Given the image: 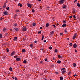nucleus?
Here are the masks:
<instances>
[{
  "label": "nucleus",
  "mask_w": 80,
  "mask_h": 80,
  "mask_svg": "<svg viewBox=\"0 0 80 80\" xmlns=\"http://www.w3.org/2000/svg\"><path fill=\"white\" fill-rule=\"evenodd\" d=\"M6 6H7V4H6V2H5L4 4L2 7V8H5L6 7Z\"/></svg>",
  "instance_id": "nucleus-1"
},
{
  "label": "nucleus",
  "mask_w": 80,
  "mask_h": 80,
  "mask_svg": "<svg viewBox=\"0 0 80 80\" xmlns=\"http://www.w3.org/2000/svg\"><path fill=\"white\" fill-rule=\"evenodd\" d=\"M27 30V27H25L24 28H22L23 31H26Z\"/></svg>",
  "instance_id": "nucleus-2"
},
{
  "label": "nucleus",
  "mask_w": 80,
  "mask_h": 80,
  "mask_svg": "<svg viewBox=\"0 0 80 80\" xmlns=\"http://www.w3.org/2000/svg\"><path fill=\"white\" fill-rule=\"evenodd\" d=\"M76 35H77V33H75L74 34V36L73 37V38H72L73 40H74L75 39V38L76 37Z\"/></svg>",
  "instance_id": "nucleus-3"
},
{
  "label": "nucleus",
  "mask_w": 80,
  "mask_h": 80,
  "mask_svg": "<svg viewBox=\"0 0 80 80\" xmlns=\"http://www.w3.org/2000/svg\"><path fill=\"white\" fill-rule=\"evenodd\" d=\"M4 15H8V12L7 11H5V12H4Z\"/></svg>",
  "instance_id": "nucleus-4"
},
{
  "label": "nucleus",
  "mask_w": 80,
  "mask_h": 80,
  "mask_svg": "<svg viewBox=\"0 0 80 80\" xmlns=\"http://www.w3.org/2000/svg\"><path fill=\"white\" fill-rule=\"evenodd\" d=\"M77 45L76 44H74L73 45V47H74V48H77Z\"/></svg>",
  "instance_id": "nucleus-5"
},
{
  "label": "nucleus",
  "mask_w": 80,
  "mask_h": 80,
  "mask_svg": "<svg viewBox=\"0 0 80 80\" xmlns=\"http://www.w3.org/2000/svg\"><path fill=\"white\" fill-rule=\"evenodd\" d=\"M15 51H13V52H12L11 54V56H13V55L15 54Z\"/></svg>",
  "instance_id": "nucleus-6"
},
{
  "label": "nucleus",
  "mask_w": 80,
  "mask_h": 80,
  "mask_svg": "<svg viewBox=\"0 0 80 80\" xmlns=\"http://www.w3.org/2000/svg\"><path fill=\"white\" fill-rule=\"evenodd\" d=\"M64 1V0H61L59 2L61 4H62V3H63V2Z\"/></svg>",
  "instance_id": "nucleus-7"
},
{
  "label": "nucleus",
  "mask_w": 80,
  "mask_h": 80,
  "mask_svg": "<svg viewBox=\"0 0 80 80\" xmlns=\"http://www.w3.org/2000/svg\"><path fill=\"white\" fill-rule=\"evenodd\" d=\"M27 5L28 6V7H30V8H31L32 7V5H31L30 4H28Z\"/></svg>",
  "instance_id": "nucleus-8"
},
{
  "label": "nucleus",
  "mask_w": 80,
  "mask_h": 80,
  "mask_svg": "<svg viewBox=\"0 0 80 80\" xmlns=\"http://www.w3.org/2000/svg\"><path fill=\"white\" fill-rule=\"evenodd\" d=\"M14 30H16V31H18V29L17 28H14Z\"/></svg>",
  "instance_id": "nucleus-9"
},
{
  "label": "nucleus",
  "mask_w": 80,
  "mask_h": 80,
  "mask_svg": "<svg viewBox=\"0 0 80 80\" xmlns=\"http://www.w3.org/2000/svg\"><path fill=\"white\" fill-rule=\"evenodd\" d=\"M26 52V51L25 50V49H22V53H23V52L25 53V52Z\"/></svg>",
  "instance_id": "nucleus-10"
},
{
  "label": "nucleus",
  "mask_w": 80,
  "mask_h": 80,
  "mask_svg": "<svg viewBox=\"0 0 80 80\" xmlns=\"http://www.w3.org/2000/svg\"><path fill=\"white\" fill-rule=\"evenodd\" d=\"M16 60L17 61H18H18H20V58H18L16 59Z\"/></svg>",
  "instance_id": "nucleus-11"
},
{
  "label": "nucleus",
  "mask_w": 80,
  "mask_h": 80,
  "mask_svg": "<svg viewBox=\"0 0 80 80\" xmlns=\"http://www.w3.org/2000/svg\"><path fill=\"white\" fill-rule=\"evenodd\" d=\"M73 66L74 67H76V66H77V65L76 64V63H73Z\"/></svg>",
  "instance_id": "nucleus-12"
},
{
  "label": "nucleus",
  "mask_w": 80,
  "mask_h": 80,
  "mask_svg": "<svg viewBox=\"0 0 80 80\" xmlns=\"http://www.w3.org/2000/svg\"><path fill=\"white\" fill-rule=\"evenodd\" d=\"M30 45V47L31 48H33V44L32 43H31Z\"/></svg>",
  "instance_id": "nucleus-13"
},
{
  "label": "nucleus",
  "mask_w": 80,
  "mask_h": 80,
  "mask_svg": "<svg viewBox=\"0 0 80 80\" xmlns=\"http://www.w3.org/2000/svg\"><path fill=\"white\" fill-rule=\"evenodd\" d=\"M18 6H20V7H22V4H21L20 3H19L18 4Z\"/></svg>",
  "instance_id": "nucleus-14"
},
{
  "label": "nucleus",
  "mask_w": 80,
  "mask_h": 80,
  "mask_svg": "<svg viewBox=\"0 0 80 80\" xmlns=\"http://www.w3.org/2000/svg\"><path fill=\"white\" fill-rule=\"evenodd\" d=\"M48 26H49V24L48 23H47L46 24V27H48Z\"/></svg>",
  "instance_id": "nucleus-15"
},
{
  "label": "nucleus",
  "mask_w": 80,
  "mask_h": 80,
  "mask_svg": "<svg viewBox=\"0 0 80 80\" xmlns=\"http://www.w3.org/2000/svg\"><path fill=\"white\" fill-rule=\"evenodd\" d=\"M54 32H55V31H52V32H50V33L51 34H53L54 33Z\"/></svg>",
  "instance_id": "nucleus-16"
},
{
  "label": "nucleus",
  "mask_w": 80,
  "mask_h": 80,
  "mask_svg": "<svg viewBox=\"0 0 80 80\" xmlns=\"http://www.w3.org/2000/svg\"><path fill=\"white\" fill-rule=\"evenodd\" d=\"M65 72H66V71L65 70L62 71V74H63V73H65Z\"/></svg>",
  "instance_id": "nucleus-17"
},
{
  "label": "nucleus",
  "mask_w": 80,
  "mask_h": 80,
  "mask_svg": "<svg viewBox=\"0 0 80 80\" xmlns=\"http://www.w3.org/2000/svg\"><path fill=\"white\" fill-rule=\"evenodd\" d=\"M17 39V37H15L13 39L14 40H16Z\"/></svg>",
  "instance_id": "nucleus-18"
},
{
  "label": "nucleus",
  "mask_w": 80,
  "mask_h": 80,
  "mask_svg": "<svg viewBox=\"0 0 80 80\" xmlns=\"http://www.w3.org/2000/svg\"><path fill=\"white\" fill-rule=\"evenodd\" d=\"M77 5L78 7H79H79H80V4H79V3L78 2L77 3Z\"/></svg>",
  "instance_id": "nucleus-19"
},
{
  "label": "nucleus",
  "mask_w": 80,
  "mask_h": 80,
  "mask_svg": "<svg viewBox=\"0 0 80 80\" xmlns=\"http://www.w3.org/2000/svg\"><path fill=\"white\" fill-rule=\"evenodd\" d=\"M58 63H61V61L60 60H58L57 61Z\"/></svg>",
  "instance_id": "nucleus-20"
},
{
  "label": "nucleus",
  "mask_w": 80,
  "mask_h": 80,
  "mask_svg": "<svg viewBox=\"0 0 80 80\" xmlns=\"http://www.w3.org/2000/svg\"><path fill=\"white\" fill-rule=\"evenodd\" d=\"M6 31H7V29L5 28H4L3 29V32H6Z\"/></svg>",
  "instance_id": "nucleus-21"
},
{
  "label": "nucleus",
  "mask_w": 80,
  "mask_h": 80,
  "mask_svg": "<svg viewBox=\"0 0 80 80\" xmlns=\"http://www.w3.org/2000/svg\"><path fill=\"white\" fill-rule=\"evenodd\" d=\"M66 26V24H63V25H62V27H64Z\"/></svg>",
  "instance_id": "nucleus-22"
},
{
  "label": "nucleus",
  "mask_w": 80,
  "mask_h": 80,
  "mask_svg": "<svg viewBox=\"0 0 80 80\" xmlns=\"http://www.w3.org/2000/svg\"><path fill=\"white\" fill-rule=\"evenodd\" d=\"M12 68L11 67L9 68V70L10 71H11H11H12Z\"/></svg>",
  "instance_id": "nucleus-23"
},
{
  "label": "nucleus",
  "mask_w": 80,
  "mask_h": 80,
  "mask_svg": "<svg viewBox=\"0 0 80 80\" xmlns=\"http://www.w3.org/2000/svg\"><path fill=\"white\" fill-rule=\"evenodd\" d=\"M58 56L59 58H62V56H60V55H58Z\"/></svg>",
  "instance_id": "nucleus-24"
},
{
  "label": "nucleus",
  "mask_w": 80,
  "mask_h": 80,
  "mask_svg": "<svg viewBox=\"0 0 80 80\" xmlns=\"http://www.w3.org/2000/svg\"><path fill=\"white\" fill-rule=\"evenodd\" d=\"M23 63H27V61L24 60L23 62Z\"/></svg>",
  "instance_id": "nucleus-25"
},
{
  "label": "nucleus",
  "mask_w": 80,
  "mask_h": 80,
  "mask_svg": "<svg viewBox=\"0 0 80 80\" xmlns=\"http://www.w3.org/2000/svg\"><path fill=\"white\" fill-rule=\"evenodd\" d=\"M63 78L61 76L60 78V80H63Z\"/></svg>",
  "instance_id": "nucleus-26"
},
{
  "label": "nucleus",
  "mask_w": 80,
  "mask_h": 80,
  "mask_svg": "<svg viewBox=\"0 0 80 80\" xmlns=\"http://www.w3.org/2000/svg\"><path fill=\"white\" fill-rule=\"evenodd\" d=\"M6 58V56H4L3 57V59H5V58Z\"/></svg>",
  "instance_id": "nucleus-27"
},
{
  "label": "nucleus",
  "mask_w": 80,
  "mask_h": 80,
  "mask_svg": "<svg viewBox=\"0 0 80 80\" xmlns=\"http://www.w3.org/2000/svg\"><path fill=\"white\" fill-rule=\"evenodd\" d=\"M62 8H66V6H65V5L63 6Z\"/></svg>",
  "instance_id": "nucleus-28"
},
{
  "label": "nucleus",
  "mask_w": 80,
  "mask_h": 80,
  "mask_svg": "<svg viewBox=\"0 0 80 80\" xmlns=\"http://www.w3.org/2000/svg\"><path fill=\"white\" fill-rule=\"evenodd\" d=\"M42 40H43L44 36H43V35H42Z\"/></svg>",
  "instance_id": "nucleus-29"
},
{
  "label": "nucleus",
  "mask_w": 80,
  "mask_h": 80,
  "mask_svg": "<svg viewBox=\"0 0 80 80\" xmlns=\"http://www.w3.org/2000/svg\"><path fill=\"white\" fill-rule=\"evenodd\" d=\"M3 46H6V45H7V44L5 43H4L3 44Z\"/></svg>",
  "instance_id": "nucleus-30"
},
{
  "label": "nucleus",
  "mask_w": 80,
  "mask_h": 80,
  "mask_svg": "<svg viewBox=\"0 0 80 80\" xmlns=\"http://www.w3.org/2000/svg\"><path fill=\"white\" fill-rule=\"evenodd\" d=\"M32 25L33 26H35V25H36V24L35 23H33L32 24Z\"/></svg>",
  "instance_id": "nucleus-31"
},
{
  "label": "nucleus",
  "mask_w": 80,
  "mask_h": 80,
  "mask_svg": "<svg viewBox=\"0 0 80 80\" xmlns=\"http://www.w3.org/2000/svg\"><path fill=\"white\" fill-rule=\"evenodd\" d=\"M49 49H50V50H52V47H49Z\"/></svg>",
  "instance_id": "nucleus-32"
},
{
  "label": "nucleus",
  "mask_w": 80,
  "mask_h": 80,
  "mask_svg": "<svg viewBox=\"0 0 80 80\" xmlns=\"http://www.w3.org/2000/svg\"><path fill=\"white\" fill-rule=\"evenodd\" d=\"M55 52H58V50L57 49H55L54 51Z\"/></svg>",
  "instance_id": "nucleus-33"
},
{
  "label": "nucleus",
  "mask_w": 80,
  "mask_h": 80,
  "mask_svg": "<svg viewBox=\"0 0 80 80\" xmlns=\"http://www.w3.org/2000/svg\"><path fill=\"white\" fill-rule=\"evenodd\" d=\"M2 34H0V38H2Z\"/></svg>",
  "instance_id": "nucleus-34"
},
{
  "label": "nucleus",
  "mask_w": 80,
  "mask_h": 80,
  "mask_svg": "<svg viewBox=\"0 0 80 80\" xmlns=\"http://www.w3.org/2000/svg\"><path fill=\"white\" fill-rule=\"evenodd\" d=\"M70 46H72V43H70L69 44Z\"/></svg>",
  "instance_id": "nucleus-35"
},
{
  "label": "nucleus",
  "mask_w": 80,
  "mask_h": 80,
  "mask_svg": "<svg viewBox=\"0 0 80 80\" xmlns=\"http://www.w3.org/2000/svg\"><path fill=\"white\" fill-rule=\"evenodd\" d=\"M72 13H75V11L74 10L72 11Z\"/></svg>",
  "instance_id": "nucleus-36"
},
{
  "label": "nucleus",
  "mask_w": 80,
  "mask_h": 80,
  "mask_svg": "<svg viewBox=\"0 0 80 80\" xmlns=\"http://www.w3.org/2000/svg\"><path fill=\"white\" fill-rule=\"evenodd\" d=\"M38 33L39 34L40 33H41V31H38Z\"/></svg>",
  "instance_id": "nucleus-37"
},
{
  "label": "nucleus",
  "mask_w": 80,
  "mask_h": 80,
  "mask_svg": "<svg viewBox=\"0 0 80 80\" xmlns=\"http://www.w3.org/2000/svg\"><path fill=\"white\" fill-rule=\"evenodd\" d=\"M6 50L7 52H9V50H8V48L6 49Z\"/></svg>",
  "instance_id": "nucleus-38"
},
{
  "label": "nucleus",
  "mask_w": 80,
  "mask_h": 80,
  "mask_svg": "<svg viewBox=\"0 0 80 80\" xmlns=\"http://www.w3.org/2000/svg\"><path fill=\"white\" fill-rule=\"evenodd\" d=\"M63 23H66V22H67V21H63Z\"/></svg>",
  "instance_id": "nucleus-39"
},
{
  "label": "nucleus",
  "mask_w": 80,
  "mask_h": 80,
  "mask_svg": "<svg viewBox=\"0 0 80 80\" xmlns=\"http://www.w3.org/2000/svg\"><path fill=\"white\" fill-rule=\"evenodd\" d=\"M9 8H9V7H8V8H6V9H7V10H8V9H9Z\"/></svg>",
  "instance_id": "nucleus-40"
},
{
  "label": "nucleus",
  "mask_w": 80,
  "mask_h": 80,
  "mask_svg": "<svg viewBox=\"0 0 80 80\" xmlns=\"http://www.w3.org/2000/svg\"><path fill=\"white\" fill-rule=\"evenodd\" d=\"M70 73H71V72H68V75H70Z\"/></svg>",
  "instance_id": "nucleus-41"
},
{
  "label": "nucleus",
  "mask_w": 80,
  "mask_h": 80,
  "mask_svg": "<svg viewBox=\"0 0 80 80\" xmlns=\"http://www.w3.org/2000/svg\"><path fill=\"white\" fill-rule=\"evenodd\" d=\"M32 12H35V10H34V9H32Z\"/></svg>",
  "instance_id": "nucleus-42"
},
{
  "label": "nucleus",
  "mask_w": 80,
  "mask_h": 80,
  "mask_svg": "<svg viewBox=\"0 0 80 80\" xmlns=\"http://www.w3.org/2000/svg\"><path fill=\"white\" fill-rule=\"evenodd\" d=\"M73 17L74 18H76V17H75V15H74Z\"/></svg>",
  "instance_id": "nucleus-43"
},
{
  "label": "nucleus",
  "mask_w": 80,
  "mask_h": 80,
  "mask_svg": "<svg viewBox=\"0 0 80 80\" xmlns=\"http://www.w3.org/2000/svg\"><path fill=\"white\" fill-rule=\"evenodd\" d=\"M19 12V10H16V12Z\"/></svg>",
  "instance_id": "nucleus-44"
},
{
  "label": "nucleus",
  "mask_w": 80,
  "mask_h": 80,
  "mask_svg": "<svg viewBox=\"0 0 80 80\" xmlns=\"http://www.w3.org/2000/svg\"><path fill=\"white\" fill-rule=\"evenodd\" d=\"M14 26L16 27V26H17V24H14Z\"/></svg>",
  "instance_id": "nucleus-45"
},
{
  "label": "nucleus",
  "mask_w": 80,
  "mask_h": 80,
  "mask_svg": "<svg viewBox=\"0 0 80 80\" xmlns=\"http://www.w3.org/2000/svg\"><path fill=\"white\" fill-rule=\"evenodd\" d=\"M44 60H45V61H47V58H45L44 59Z\"/></svg>",
  "instance_id": "nucleus-46"
},
{
  "label": "nucleus",
  "mask_w": 80,
  "mask_h": 80,
  "mask_svg": "<svg viewBox=\"0 0 80 80\" xmlns=\"http://www.w3.org/2000/svg\"><path fill=\"white\" fill-rule=\"evenodd\" d=\"M55 73H56V74H58V72H55Z\"/></svg>",
  "instance_id": "nucleus-47"
},
{
  "label": "nucleus",
  "mask_w": 80,
  "mask_h": 80,
  "mask_svg": "<svg viewBox=\"0 0 80 80\" xmlns=\"http://www.w3.org/2000/svg\"><path fill=\"white\" fill-rule=\"evenodd\" d=\"M40 9H41V10H42V7L40 6Z\"/></svg>",
  "instance_id": "nucleus-48"
},
{
  "label": "nucleus",
  "mask_w": 80,
  "mask_h": 80,
  "mask_svg": "<svg viewBox=\"0 0 80 80\" xmlns=\"http://www.w3.org/2000/svg\"><path fill=\"white\" fill-rule=\"evenodd\" d=\"M74 77H76L77 76V74H75L74 75H73Z\"/></svg>",
  "instance_id": "nucleus-49"
},
{
  "label": "nucleus",
  "mask_w": 80,
  "mask_h": 80,
  "mask_svg": "<svg viewBox=\"0 0 80 80\" xmlns=\"http://www.w3.org/2000/svg\"><path fill=\"white\" fill-rule=\"evenodd\" d=\"M52 26H53V27H54V28H55V27H56V26H55V25H52Z\"/></svg>",
  "instance_id": "nucleus-50"
},
{
  "label": "nucleus",
  "mask_w": 80,
  "mask_h": 80,
  "mask_svg": "<svg viewBox=\"0 0 80 80\" xmlns=\"http://www.w3.org/2000/svg\"><path fill=\"white\" fill-rule=\"evenodd\" d=\"M34 43H37V42L36 41H34Z\"/></svg>",
  "instance_id": "nucleus-51"
},
{
  "label": "nucleus",
  "mask_w": 80,
  "mask_h": 80,
  "mask_svg": "<svg viewBox=\"0 0 80 80\" xmlns=\"http://www.w3.org/2000/svg\"><path fill=\"white\" fill-rule=\"evenodd\" d=\"M17 56H14V58H17Z\"/></svg>",
  "instance_id": "nucleus-52"
},
{
  "label": "nucleus",
  "mask_w": 80,
  "mask_h": 80,
  "mask_svg": "<svg viewBox=\"0 0 80 80\" xmlns=\"http://www.w3.org/2000/svg\"><path fill=\"white\" fill-rule=\"evenodd\" d=\"M2 19H3V18H2V17H1V18H0V21L2 20Z\"/></svg>",
  "instance_id": "nucleus-53"
},
{
  "label": "nucleus",
  "mask_w": 80,
  "mask_h": 80,
  "mask_svg": "<svg viewBox=\"0 0 80 80\" xmlns=\"http://www.w3.org/2000/svg\"><path fill=\"white\" fill-rule=\"evenodd\" d=\"M63 35V33H60V35Z\"/></svg>",
  "instance_id": "nucleus-54"
},
{
  "label": "nucleus",
  "mask_w": 80,
  "mask_h": 80,
  "mask_svg": "<svg viewBox=\"0 0 80 80\" xmlns=\"http://www.w3.org/2000/svg\"><path fill=\"white\" fill-rule=\"evenodd\" d=\"M65 69V68H62L61 69V70H64Z\"/></svg>",
  "instance_id": "nucleus-55"
},
{
  "label": "nucleus",
  "mask_w": 80,
  "mask_h": 80,
  "mask_svg": "<svg viewBox=\"0 0 80 80\" xmlns=\"http://www.w3.org/2000/svg\"><path fill=\"white\" fill-rule=\"evenodd\" d=\"M75 53H77V50H75Z\"/></svg>",
  "instance_id": "nucleus-56"
},
{
  "label": "nucleus",
  "mask_w": 80,
  "mask_h": 80,
  "mask_svg": "<svg viewBox=\"0 0 80 80\" xmlns=\"http://www.w3.org/2000/svg\"><path fill=\"white\" fill-rule=\"evenodd\" d=\"M15 80H17V78H15Z\"/></svg>",
  "instance_id": "nucleus-57"
},
{
  "label": "nucleus",
  "mask_w": 80,
  "mask_h": 80,
  "mask_svg": "<svg viewBox=\"0 0 80 80\" xmlns=\"http://www.w3.org/2000/svg\"><path fill=\"white\" fill-rule=\"evenodd\" d=\"M76 1H77V0H75V1H74V3H75Z\"/></svg>",
  "instance_id": "nucleus-58"
},
{
  "label": "nucleus",
  "mask_w": 80,
  "mask_h": 80,
  "mask_svg": "<svg viewBox=\"0 0 80 80\" xmlns=\"http://www.w3.org/2000/svg\"><path fill=\"white\" fill-rule=\"evenodd\" d=\"M72 16H70L69 17L70 18H72Z\"/></svg>",
  "instance_id": "nucleus-59"
},
{
  "label": "nucleus",
  "mask_w": 80,
  "mask_h": 80,
  "mask_svg": "<svg viewBox=\"0 0 80 80\" xmlns=\"http://www.w3.org/2000/svg\"><path fill=\"white\" fill-rule=\"evenodd\" d=\"M55 60V58H53V60Z\"/></svg>",
  "instance_id": "nucleus-60"
},
{
  "label": "nucleus",
  "mask_w": 80,
  "mask_h": 80,
  "mask_svg": "<svg viewBox=\"0 0 80 80\" xmlns=\"http://www.w3.org/2000/svg\"><path fill=\"white\" fill-rule=\"evenodd\" d=\"M42 62H43L41 61H40V63H42Z\"/></svg>",
  "instance_id": "nucleus-61"
},
{
  "label": "nucleus",
  "mask_w": 80,
  "mask_h": 80,
  "mask_svg": "<svg viewBox=\"0 0 80 80\" xmlns=\"http://www.w3.org/2000/svg\"><path fill=\"white\" fill-rule=\"evenodd\" d=\"M64 32H67V30H65Z\"/></svg>",
  "instance_id": "nucleus-62"
},
{
  "label": "nucleus",
  "mask_w": 80,
  "mask_h": 80,
  "mask_svg": "<svg viewBox=\"0 0 80 80\" xmlns=\"http://www.w3.org/2000/svg\"><path fill=\"white\" fill-rule=\"evenodd\" d=\"M40 29H42V27H40Z\"/></svg>",
  "instance_id": "nucleus-63"
},
{
  "label": "nucleus",
  "mask_w": 80,
  "mask_h": 80,
  "mask_svg": "<svg viewBox=\"0 0 80 80\" xmlns=\"http://www.w3.org/2000/svg\"><path fill=\"white\" fill-rule=\"evenodd\" d=\"M47 8H48V9H49V8H50V7H48Z\"/></svg>",
  "instance_id": "nucleus-64"
}]
</instances>
